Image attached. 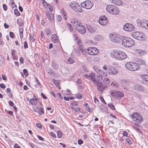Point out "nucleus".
I'll use <instances>...</instances> for the list:
<instances>
[{"instance_id":"1","label":"nucleus","mask_w":148,"mask_h":148,"mask_svg":"<svg viewBox=\"0 0 148 148\" xmlns=\"http://www.w3.org/2000/svg\"><path fill=\"white\" fill-rule=\"evenodd\" d=\"M121 43L125 47H131L134 45V42L131 38L123 36Z\"/></svg>"},{"instance_id":"2","label":"nucleus","mask_w":148,"mask_h":148,"mask_svg":"<svg viewBox=\"0 0 148 148\" xmlns=\"http://www.w3.org/2000/svg\"><path fill=\"white\" fill-rule=\"evenodd\" d=\"M125 66L127 69L131 71H136L140 69L138 64L132 62H127Z\"/></svg>"},{"instance_id":"3","label":"nucleus","mask_w":148,"mask_h":148,"mask_svg":"<svg viewBox=\"0 0 148 148\" xmlns=\"http://www.w3.org/2000/svg\"><path fill=\"white\" fill-rule=\"evenodd\" d=\"M113 56L115 58L120 60L125 59L127 57V54L125 52L117 51H114Z\"/></svg>"},{"instance_id":"4","label":"nucleus","mask_w":148,"mask_h":148,"mask_svg":"<svg viewBox=\"0 0 148 148\" xmlns=\"http://www.w3.org/2000/svg\"><path fill=\"white\" fill-rule=\"evenodd\" d=\"M109 37L111 41L112 42L118 44L121 43L123 36L118 34H110Z\"/></svg>"},{"instance_id":"5","label":"nucleus","mask_w":148,"mask_h":148,"mask_svg":"<svg viewBox=\"0 0 148 148\" xmlns=\"http://www.w3.org/2000/svg\"><path fill=\"white\" fill-rule=\"evenodd\" d=\"M132 36L134 38L141 41L145 40V38L143 34L138 32H134L132 33Z\"/></svg>"},{"instance_id":"6","label":"nucleus","mask_w":148,"mask_h":148,"mask_svg":"<svg viewBox=\"0 0 148 148\" xmlns=\"http://www.w3.org/2000/svg\"><path fill=\"white\" fill-rule=\"evenodd\" d=\"M131 116L133 121L138 123H141L143 121L142 116L136 113H134L132 114L131 115Z\"/></svg>"},{"instance_id":"7","label":"nucleus","mask_w":148,"mask_h":148,"mask_svg":"<svg viewBox=\"0 0 148 148\" xmlns=\"http://www.w3.org/2000/svg\"><path fill=\"white\" fill-rule=\"evenodd\" d=\"M81 6L87 9H91L93 5V3L89 0L84 1L81 3Z\"/></svg>"},{"instance_id":"8","label":"nucleus","mask_w":148,"mask_h":148,"mask_svg":"<svg viewBox=\"0 0 148 148\" xmlns=\"http://www.w3.org/2000/svg\"><path fill=\"white\" fill-rule=\"evenodd\" d=\"M136 23L139 26L146 29L148 27V23L146 20H141L140 19H138L136 20Z\"/></svg>"},{"instance_id":"9","label":"nucleus","mask_w":148,"mask_h":148,"mask_svg":"<svg viewBox=\"0 0 148 148\" xmlns=\"http://www.w3.org/2000/svg\"><path fill=\"white\" fill-rule=\"evenodd\" d=\"M70 7L77 12H82V9L81 7L77 3H74L70 5Z\"/></svg>"},{"instance_id":"10","label":"nucleus","mask_w":148,"mask_h":148,"mask_svg":"<svg viewBox=\"0 0 148 148\" xmlns=\"http://www.w3.org/2000/svg\"><path fill=\"white\" fill-rule=\"evenodd\" d=\"M124 30L127 31L131 32L135 30V27L132 24L129 23H126L123 26Z\"/></svg>"},{"instance_id":"11","label":"nucleus","mask_w":148,"mask_h":148,"mask_svg":"<svg viewBox=\"0 0 148 148\" xmlns=\"http://www.w3.org/2000/svg\"><path fill=\"white\" fill-rule=\"evenodd\" d=\"M88 53L89 55H95L99 53V50L95 47H89L87 49Z\"/></svg>"},{"instance_id":"12","label":"nucleus","mask_w":148,"mask_h":148,"mask_svg":"<svg viewBox=\"0 0 148 148\" xmlns=\"http://www.w3.org/2000/svg\"><path fill=\"white\" fill-rule=\"evenodd\" d=\"M108 70V73L111 75H115L117 74L118 70L115 67L111 66H109Z\"/></svg>"},{"instance_id":"13","label":"nucleus","mask_w":148,"mask_h":148,"mask_svg":"<svg viewBox=\"0 0 148 148\" xmlns=\"http://www.w3.org/2000/svg\"><path fill=\"white\" fill-rule=\"evenodd\" d=\"M111 95L113 97H114L117 98H121L123 97V93L120 92L116 91H114L111 92Z\"/></svg>"},{"instance_id":"14","label":"nucleus","mask_w":148,"mask_h":148,"mask_svg":"<svg viewBox=\"0 0 148 148\" xmlns=\"http://www.w3.org/2000/svg\"><path fill=\"white\" fill-rule=\"evenodd\" d=\"M94 82V83L97 86V90L100 92L103 91L105 88V86H103L101 82H98L97 81V82Z\"/></svg>"},{"instance_id":"15","label":"nucleus","mask_w":148,"mask_h":148,"mask_svg":"<svg viewBox=\"0 0 148 148\" xmlns=\"http://www.w3.org/2000/svg\"><path fill=\"white\" fill-rule=\"evenodd\" d=\"M99 23L101 25H106L108 23L107 18L104 16L100 17L99 19Z\"/></svg>"},{"instance_id":"16","label":"nucleus","mask_w":148,"mask_h":148,"mask_svg":"<svg viewBox=\"0 0 148 148\" xmlns=\"http://www.w3.org/2000/svg\"><path fill=\"white\" fill-rule=\"evenodd\" d=\"M78 31L82 34H84L86 32V29L85 27L81 25L79 27H76Z\"/></svg>"},{"instance_id":"17","label":"nucleus","mask_w":148,"mask_h":148,"mask_svg":"<svg viewBox=\"0 0 148 148\" xmlns=\"http://www.w3.org/2000/svg\"><path fill=\"white\" fill-rule=\"evenodd\" d=\"M93 69L97 73H98L99 74V75H102V74H103L104 76H107V74L105 73L103 71L100 69L99 67L96 66H94L93 67Z\"/></svg>"},{"instance_id":"18","label":"nucleus","mask_w":148,"mask_h":148,"mask_svg":"<svg viewBox=\"0 0 148 148\" xmlns=\"http://www.w3.org/2000/svg\"><path fill=\"white\" fill-rule=\"evenodd\" d=\"M86 27L88 30L91 33L95 32L96 30V28L95 27L92 26L90 25H86Z\"/></svg>"},{"instance_id":"19","label":"nucleus","mask_w":148,"mask_h":148,"mask_svg":"<svg viewBox=\"0 0 148 148\" xmlns=\"http://www.w3.org/2000/svg\"><path fill=\"white\" fill-rule=\"evenodd\" d=\"M46 16L52 22L54 21V16L53 14L51 13H48L46 14Z\"/></svg>"},{"instance_id":"20","label":"nucleus","mask_w":148,"mask_h":148,"mask_svg":"<svg viewBox=\"0 0 148 148\" xmlns=\"http://www.w3.org/2000/svg\"><path fill=\"white\" fill-rule=\"evenodd\" d=\"M134 89L137 91H143L144 90V88L141 85L136 84L134 86Z\"/></svg>"},{"instance_id":"21","label":"nucleus","mask_w":148,"mask_h":148,"mask_svg":"<svg viewBox=\"0 0 148 148\" xmlns=\"http://www.w3.org/2000/svg\"><path fill=\"white\" fill-rule=\"evenodd\" d=\"M115 7L112 5H109L106 7V10L108 12L111 14V12L113 11L114 8H115Z\"/></svg>"},{"instance_id":"22","label":"nucleus","mask_w":148,"mask_h":148,"mask_svg":"<svg viewBox=\"0 0 148 148\" xmlns=\"http://www.w3.org/2000/svg\"><path fill=\"white\" fill-rule=\"evenodd\" d=\"M90 79H91L92 81L94 83L97 82L96 79H95V75L94 73H91L89 74Z\"/></svg>"},{"instance_id":"23","label":"nucleus","mask_w":148,"mask_h":148,"mask_svg":"<svg viewBox=\"0 0 148 148\" xmlns=\"http://www.w3.org/2000/svg\"><path fill=\"white\" fill-rule=\"evenodd\" d=\"M36 108L37 110V112L39 115H41L42 113H44L43 109L41 107H39L38 106H37Z\"/></svg>"},{"instance_id":"24","label":"nucleus","mask_w":148,"mask_h":148,"mask_svg":"<svg viewBox=\"0 0 148 148\" xmlns=\"http://www.w3.org/2000/svg\"><path fill=\"white\" fill-rule=\"evenodd\" d=\"M72 22H73L74 24V26L75 27H79V26L82 25L81 23H80V21H78L76 20L75 19L73 20Z\"/></svg>"},{"instance_id":"25","label":"nucleus","mask_w":148,"mask_h":148,"mask_svg":"<svg viewBox=\"0 0 148 148\" xmlns=\"http://www.w3.org/2000/svg\"><path fill=\"white\" fill-rule=\"evenodd\" d=\"M103 37L101 35H98L94 37V39L96 41H101L103 39Z\"/></svg>"},{"instance_id":"26","label":"nucleus","mask_w":148,"mask_h":148,"mask_svg":"<svg viewBox=\"0 0 148 148\" xmlns=\"http://www.w3.org/2000/svg\"><path fill=\"white\" fill-rule=\"evenodd\" d=\"M52 82L55 85L59 88L60 89V87L59 85L60 81V80H56L54 79H53Z\"/></svg>"},{"instance_id":"27","label":"nucleus","mask_w":148,"mask_h":148,"mask_svg":"<svg viewBox=\"0 0 148 148\" xmlns=\"http://www.w3.org/2000/svg\"><path fill=\"white\" fill-rule=\"evenodd\" d=\"M119 13V10L117 7H115L114 8L113 11L111 12V14L114 15L118 14Z\"/></svg>"},{"instance_id":"28","label":"nucleus","mask_w":148,"mask_h":148,"mask_svg":"<svg viewBox=\"0 0 148 148\" xmlns=\"http://www.w3.org/2000/svg\"><path fill=\"white\" fill-rule=\"evenodd\" d=\"M15 52L16 51L15 50H11V54L14 60H17L18 59V57L16 55Z\"/></svg>"},{"instance_id":"29","label":"nucleus","mask_w":148,"mask_h":148,"mask_svg":"<svg viewBox=\"0 0 148 148\" xmlns=\"http://www.w3.org/2000/svg\"><path fill=\"white\" fill-rule=\"evenodd\" d=\"M51 38L52 41L54 43H57L58 40L57 38V37L55 34H53L52 35Z\"/></svg>"},{"instance_id":"30","label":"nucleus","mask_w":148,"mask_h":148,"mask_svg":"<svg viewBox=\"0 0 148 148\" xmlns=\"http://www.w3.org/2000/svg\"><path fill=\"white\" fill-rule=\"evenodd\" d=\"M120 82L123 85H127L129 83V82L128 80L124 79H121Z\"/></svg>"},{"instance_id":"31","label":"nucleus","mask_w":148,"mask_h":148,"mask_svg":"<svg viewBox=\"0 0 148 148\" xmlns=\"http://www.w3.org/2000/svg\"><path fill=\"white\" fill-rule=\"evenodd\" d=\"M113 4L116 5H120L122 4V1L121 0H115Z\"/></svg>"},{"instance_id":"32","label":"nucleus","mask_w":148,"mask_h":148,"mask_svg":"<svg viewBox=\"0 0 148 148\" xmlns=\"http://www.w3.org/2000/svg\"><path fill=\"white\" fill-rule=\"evenodd\" d=\"M100 110L103 112H106L107 110V107L103 105H100L99 106Z\"/></svg>"},{"instance_id":"33","label":"nucleus","mask_w":148,"mask_h":148,"mask_svg":"<svg viewBox=\"0 0 148 148\" xmlns=\"http://www.w3.org/2000/svg\"><path fill=\"white\" fill-rule=\"evenodd\" d=\"M61 13L62 15L63 16L65 20H66V12L64 11V9H62L61 10Z\"/></svg>"},{"instance_id":"34","label":"nucleus","mask_w":148,"mask_h":148,"mask_svg":"<svg viewBox=\"0 0 148 148\" xmlns=\"http://www.w3.org/2000/svg\"><path fill=\"white\" fill-rule=\"evenodd\" d=\"M105 77L104 76L103 74L102 75H99L97 76V81L98 82L101 81L103 79V77Z\"/></svg>"},{"instance_id":"35","label":"nucleus","mask_w":148,"mask_h":148,"mask_svg":"<svg viewBox=\"0 0 148 148\" xmlns=\"http://www.w3.org/2000/svg\"><path fill=\"white\" fill-rule=\"evenodd\" d=\"M136 61L140 64L143 65L145 63V61L141 59H137Z\"/></svg>"},{"instance_id":"36","label":"nucleus","mask_w":148,"mask_h":148,"mask_svg":"<svg viewBox=\"0 0 148 148\" xmlns=\"http://www.w3.org/2000/svg\"><path fill=\"white\" fill-rule=\"evenodd\" d=\"M141 78L146 81L148 82V75H143L141 76Z\"/></svg>"},{"instance_id":"37","label":"nucleus","mask_w":148,"mask_h":148,"mask_svg":"<svg viewBox=\"0 0 148 148\" xmlns=\"http://www.w3.org/2000/svg\"><path fill=\"white\" fill-rule=\"evenodd\" d=\"M29 102L33 105L36 106L37 105V103L35 101L34 99H31L29 100Z\"/></svg>"},{"instance_id":"38","label":"nucleus","mask_w":148,"mask_h":148,"mask_svg":"<svg viewBox=\"0 0 148 148\" xmlns=\"http://www.w3.org/2000/svg\"><path fill=\"white\" fill-rule=\"evenodd\" d=\"M17 23L21 27L23 26V21L21 19H18L17 21Z\"/></svg>"},{"instance_id":"39","label":"nucleus","mask_w":148,"mask_h":148,"mask_svg":"<svg viewBox=\"0 0 148 148\" xmlns=\"http://www.w3.org/2000/svg\"><path fill=\"white\" fill-rule=\"evenodd\" d=\"M111 85H112V86L113 87L115 88H117L119 87V85L117 83H112Z\"/></svg>"},{"instance_id":"40","label":"nucleus","mask_w":148,"mask_h":148,"mask_svg":"<svg viewBox=\"0 0 148 148\" xmlns=\"http://www.w3.org/2000/svg\"><path fill=\"white\" fill-rule=\"evenodd\" d=\"M57 136L58 138H61L62 136V133L60 130H58L57 132Z\"/></svg>"},{"instance_id":"41","label":"nucleus","mask_w":148,"mask_h":148,"mask_svg":"<svg viewBox=\"0 0 148 148\" xmlns=\"http://www.w3.org/2000/svg\"><path fill=\"white\" fill-rule=\"evenodd\" d=\"M45 32L48 35H50L51 34V30L49 28H46L45 29Z\"/></svg>"},{"instance_id":"42","label":"nucleus","mask_w":148,"mask_h":148,"mask_svg":"<svg viewBox=\"0 0 148 148\" xmlns=\"http://www.w3.org/2000/svg\"><path fill=\"white\" fill-rule=\"evenodd\" d=\"M53 68L54 69H56L58 67V66L55 63H53L52 64Z\"/></svg>"},{"instance_id":"43","label":"nucleus","mask_w":148,"mask_h":148,"mask_svg":"<svg viewBox=\"0 0 148 148\" xmlns=\"http://www.w3.org/2000/svg\"><path fill=\"white\" fill-rule=\"evenodd\" d=\"M108 106L111 109L113 110L115 109L114 105L112 103H110L108 104Z\"/></svg>"},{"instance_id":"44","label":"nucleus","mask_w":148,"mask_h":148,"mask_svg":"<svg viewBox=\"0 0 148 148\" xmlns=\"http://www.w3.org/2000/svg\"><path fill=\"white\" fill-rule=\"evenodd\" d=\"M14 13L17 16H19L20 14V13L18 11V10L17 9H15L14 10Z\"/></svg>"},{"instance_id":"45","label":"nucleus","mask_w":148,"mask_h":148,"mask_svg":"<svg viewBox=\"0 0 148 148\" xmlns=\"http://www.w3.org/2000/svg\"><path fill=\"white\" fill-rule=\"evenodd\" d=\"M67 27L71 32H72L73 31V29L71 27V25L69 23H67Z\"/></svg>"},{"instance_id":"46","label":"nucleus","mask_w":148,"mask_h":148,"mask_svg":"<svg viewBox=\"0 0 148 148\" xmlns=\"http://www.w3.org/2000/svg\"><path fill=\"white\" fill-rule=\"evenodd\" d=\"M68 62L69 64H72L74 62L71 58H69L68 60Z\"/></svg>"},{"instance_id":"47","label":"nucleus","mask_w":148,"mask_h":148,"mask_svg":"<svg viewBox=\"0 0 148 148\" xmlns=\"http://www.w3.org/2000/svg\"><path fill=\"white\" fill-rule=\"evenodd\" d=\"M103 81L106 84H108L110 82V80L107 78H104L103 80Z\"/></svg>"},{"instance_id":"48","label":"nucleus","mask_w":148,"mask_h":148,"mask_svg":"<svg viewBox=\"0 0 148 148\" xmlns=\"http://www.w3.org/2000/svg\"><path fill=\"white\" fill-rule=\"evenodd\" d=\"M76 97L79 99H81L82 98V96L81 94L78 93L76 95Z\"/></svg>"},{"instance_id":"49","label":"nucleus","mask_w":148,"mask_h":148,"mask_svg":"<svg viewBox=\"0 0 148 148\" xmlns=\"http://www.w3.org/2000/svg\"><path fill=\"white\" fill-rule=\"evenodd\" d=\"M81 51L84 55H85L88 53L87 49H83Z\"/></svg>"},{"instance_id":"50","label":"nucleus","mask_w":148,"mask_h":148,"mask_svg":"<svg viewBox=\"0 0 148 148\" xmlns=\"http://www.w3.org/2000/svg\"><path fill=\"white\" fill-rule=\"evenodd\" d=\"M62 20V17L59 15H58L57 16V20L59 22L60 21Z\"/></svg>"},{"instance_id":"51","label":"nucleus","mask_w":148,"mask_h":148,"mask_svg":"<svg viewBox=\"0 0 148 148\" xmlns=\"http://www.w3.org/2000/svg\"><path fill=\"white\" fill-rule=\"evenodd\" d=\"M9 34L10 37L12 38H13L14 37V35L12 32H10L9 33Z\"/></svg>"},{"instance_id":"52","label":"nucleus","mask_w":148,"mask_h":148,"mask_svg":"<svg viewBox=\"0 0 148 148\" xmlns=\"http://www.w3.org/2000/svg\"><path fill=\"white\" fill-rule=\"evenodd\" d=\"M77 45L79 46H81L82 45V43L80 39H79L77 40Z\"/></svg>"},{"instance_id":"53","label":"nucleus","mask_w":148,"mask_h":148,"mask_svg":"<svg viewBox=\"0 0 148 148\" xmlns=\"http://www.w3.org/2000/svg\"><path fill=\"white\" fill-rule=\"evenodd\" d=\"M82 68L83 69V70L85 71L86 72H87L88 71V69L87 68L86 66H85L84 65L82 66Z\"/></svg>"},{"instance_id":"54","label":"nucleus","mask_w":148,"mask_h":148,"mask_svg":"<svg viewBox=\"0 0 148 148\" xmlns=\"http://www.w3.org/2000/svg\"><path fill=\"white\" fill-rule=\"evenodd\" d=\"M136 52H137L138 53L140 54V55H142V53H143V51H141L140 50L136 49Z\"/></svg>"},{"instance_id":"55","label":"nucleus","mask_w":148,"mask_h":148,"mask_svg":"<svg viewBox=\"0 0 148 148\" xmlns=\"http://www.w3.org/2000/svg\"><path fill=\"white\" fill-rule=\"evenodd\" d=\"M50 134L51 136L53 138H56V135L54 134L53 133V132H51L50 133Z\"/></svg>"},{"instance_id":"56","label":"nucleus","mask_w":148,"mask_h":148,"mask_svg":"<svg viewBox=\"0 0 148 148\" xmlns=\"http://www.w3.org/2000/svg\"><path fill=\"white\" fill-rule=\"evenodd\" d=\"M24 47L25 49H26L28 47L27 43L26 41H25L24 43Z\"/></svg>"},{"instance_id":"57","label":"nucleus","mask_w":148,"mask_h":148,"mask_svg":"<svg viewBox=\"0 0 148 148\" xmlns=\"http://www.w3.org/2000/svg\"><path fill=\"white\" fill-rule=\"evenodd\" d=\"M80 109L79 108H74V110L75 111L77 112H79L80 110Z\"/></svg>"},{"instance_id":"58","label":"nucleus","mask_w":148,"mask_h":148,"mask_svg":"<svg viewBox=\"0 0 148 148\" xmlns=\"http://www.w3.org/2000/svg\"><path fill=\"white\" fill-rule=\"evenodd\" d=\"M83 143V141L81 139H79L78 140V143L79 145H82Z\"/></svg>"},{"instance_id":"59","label":"nucleus","mask_w":148,"mask_h":148,"mask_svg":"<svg viewBox=\"0 0 148 148\" xmlns=\"http://www.w3.org/2000/svg\"><path fill=\"white\" fill-rule=\"evenodd\" d=\"M35 79L36 80L37 84H38L39 86H40L41 84L40 83L39 81L38 80V79L37 77H36L35 78Z\"/></svg>"},{"instance_id":"60","label":"nucleus","mask_w":148,"mask_h":148,"mask_svg":"<svg viewBox=\"0 0 148 148\" xmlns=\"http://www.w3.org/2000/svg\"><path fill=\"white\" fill-rule=\"evenodd\" d=\"M23 73L25 75H27L28 74V71L26 69H24L23 70Z\"/></svg>"},{"instance_id":"61","label":"nucleus","mask_w":148,"mask_h":148,"mask_svg":"<svg viewBox=\"0 0 148 148\" xmlns=\"http://www.w3.org/2000/svg\"><path fill=\"white\" fill-rule=\"evenodd\" d=\"M37 136L38 138L40 140L42 141H44V138L41 136L38 135Z\"/></svg>"},{"instance_id":"62","label":"nucleus","mask_w":148,"mask_h":148,"mask_svg":"<svg viewBox=\"0 0 148 148\" xmlns=\"http://www.w3.org/2000/svg\"><path fill=\"white\" fill-rule=\"evenodd\" d=\"M4 58L1 55H0V61L1 62L4 61Z\"/></svg>"},{"instance_id":"63","label":"nucleus","mask_w":148,"mask_h":148,"mask_svg":"<svg viewBox=\"0 0 148 148\" xmlns=\"http://www.w3.org/2000/svg\"><path fill=\"white\" fill-rule=\"evenodd\" d=\"M0 87L1 88L3 89H4L5 88V85L3 83L1 84H0Z\"/></svg>"},{"instance_id":"64","label":"nucleus","mask_w":148,"mask_h":148,"mask_svg":"<svg viewBox=\"0 0 148 148\" xmlns=\"http://www.w3.org/2000/svg\"><path fill=\"white\" fill-rule=\"evenodd\" d=\"M3 7L4 10L5 11H6L7 10V8L6 5L5 4H3Z\"/></svg>"}]
</instances>
